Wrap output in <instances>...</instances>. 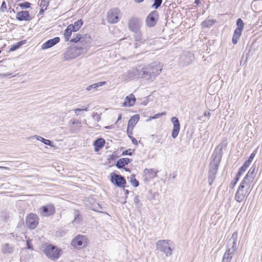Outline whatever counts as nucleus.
<instances>
[{"mask_svg": "<svg viewBox=\"0 0 262 262\" xmlns=\"http://www.w3.org/2000/svg\"><path fill=\"white\" fill-rule=\"evenodd\" d=\"M26 40H22L19 42H17L16 44L13 45L10 49L11 51H14L17 49H18L20 47H21L25 43Z\"/></svg>", "mask_w": 262, "mask_h": 262, "instance_id": "obj_36", "label": "nucleus"}, {"mask_svg": "<svg viewBox=\"0 0 262 262\" xmlns=\"http://www.w3.org/2000/svg\"><path fill=\"white\" fill-rule=\"evenodd\" d=\"M2 251L4 253H11L13 251V248L8 244H5L2 247Z\"/></svg>", "mask_w": 262, "mask_h": 262, "instance_id": "obj_31", "label": "nucleus"}, {"mask_svg": "<svg viewBox=\"0 0 262 262\" xmlns=\"http://www.w3.org/2000/svg\"><path fill=\"white\" fill-rule=\"evenodd\" d=\"M7 9V5L5 2H3L2 4L1 7V10L2 11H4L5 9Z\"/></svg>", "mask_w": 262, "mask_h": 262, "instance_id": "obj_52", "label": "nucleus"}, {"mask_svg": "<svg viewBox=\"0 0 262 262\" xmlns=\"http://www.w3.org/2000/svg\"><path fill=\"white\" fill-rule=\"evenodd\" d=\"M255 156V154L254 152H252L250 155V157H249V158L247 160L249 161V162H250L251 163L253 158H254Z\"/></svg>", "mask_w": 262, "mask_h": 262, "instance_id": "obj_55", "label": "nucleus"}, {"mask_svg": "<svg viewBox=\"0 0 262 262\" xmlns=\"http://www.w3.org/2000/svg\"><path fill=\"white\" fill-rule=\"evenodd\" d=\"M194 59V56L192 53L185 52L180 57L179 64L182 67H186L191 63Z\"/></svg>", "mask_w": 262, "mask_h": 262, "instance_id": "obj_6", "label": "nucleus"}, {"mask_svg": "<svg viewBox=\"0 0 262 262\" xmlns=\"http://www.w3.org/2000/svg\"><path fill=\"white\" fill-rule=\"evenodd\" d=\"M120 16L121 12L119 9H112L107 13V21L110 24H116L119 21Z\"/></svg>", "mask_w": 262, "mask_h": 262, "instance_id": "obj_8", "label": "nucleus"}, {"mask_svg": "<svg viewBox=\"0 0 262 262\" xmlns=\"http://www.w3.org/2000/svg\"><path fill=\"white\" fill-rule=\"evenodd\" d=\"M71 122L72 123V124L73 125L76 124L79 126H80V125H81V122L77 120H73L71 121Z\"/></svg>", "mask_w": 262, "mask_h": 262, "instance_id": "obj_54", "label": "nucleus"}, {"mask_svg": "<svg viewBox=\"0 0 262 262\" xmlns=\"http://www.w3.org/2000/svg\"><path fill=\"white\" fill-rule=\"evenodd\" d=\"M84 40V38L83 37H82V35L80 34H78L76 36V37L70 40V41L72 42L77 43V42H79L81 43H82L83 42Z\"/></svg>", "mask_w": 262, "mask_h": 262, "instance_id": "obj_33", "label": "nucleus"}, {"mask_svg": "<svg viewBox=\"0 0 262 262\" xmlns=\"http://www.w3.org/2000/svg\"><path fill=\"white\" fill-rule=\"evenodd\" d=\"M129 78H134L136 77H141V70L139 71L137 68H132L127 72Z\"/></svg>", "mask_w": 262, "mask_h": 262, "instance_id": "obj_21", "label": "nucleus"}, {"mask_svg": "<svg viewBox=\"0 0 262 262\" xmlns=\"http://www.w3.org/2000/svg\"><path fill=\"white\" fill-rule=\"evenodd\" d=\"M38 221L37 215L33 213H30L26 219V225L30 229H34L38 225Z\"/></svg>", "mask_w": 262, "mask_h": 262, "instance_id": "obj_9", "label": "nucleus"}, {"mask_svg": "<svg viewBox=\"0 0 262 262\" xmlns=\"http://www.w3.org/2000/svg\"><path fill=\"white\" fill-rule=\"evenodd\" d=\"M171 121L173 124V129L171 133V137L175 139L176 138L180 132V124L179 119L176 117H172L171 118Z\"/></svg>", "mask_w": 262, "mask_h": 262, "instance_id": "obj_15", "label": "nucleus"}, {"mask_svg": "<svg viewBox=\"0 0 262 262\" xmlns=\"http://www.w3.org/2000/svg\"><path fill=\"white\" fill-rule=\"evenodd\" d=\"M36 137V139L39 141H40L41 142H42V143H43L45 144L46 145H49L51 147L53 146V145L52 144V142L50 140H48V139H46L40 136H35Z\"/></svg>", "mask_w": 262, "mask_h": 262, "instance_id": "obj_34", "label": "nucleus"}, {"mask_svg": "<svg viewBox=\"0 0 262 262\" xmlns=\"http://www.w3.org/2000/svg\"><path fill=\"white\" fill-rule=\"evenodd\" d=\"M129 138L131 139V140L132 141V143L134 144H135V145H137L138 144V141H137V140L135 138H134L132 136H129Z\"/></svg>", "mask_w": 262, "mask_h": 262, "instance_id": "obj_58", "label": "nucleus"}, {"mask_svg": "<svg viewBox=\"0 0 262 262\" xmlns=\"http://www.w3.org/2000/svg\"><path fill=\"white\" fill-rule=\"evenodd\" d=\"M215 23V20L211 19H207L204 21L202 25L205 28H210L212 26L214 23Z\"/></svg>", "mask_w": 262, "mask_h": 262, "instance_id": "obj_32", "label": "nucleus"}, {"mask_svg": "<svg viewBox=\"0 0 262 262\" xmlns=\"http://www.w3.org/2000/svg\"><path fill=\"white\" fill-rule=\"evenodd\" d=\"M247 169V168H246V167H244V166L243 165H242V167L239 168L238 170H239L241 172L244 173L246 170Z\"/></svg>", "mask_w": 262, "mask_h": 262, "instance_id": "obj_60", "label": "nucleus"}, {"mask_svg": "<svg viewBox=\"0 0 262 262\" xmlns=\"http://www.w3.org/2000/svg\"><path fill=\"white\" fill-rule=\"evenodd\" d=\"M134 203L137 208H141L142 206V204L140 203V200L139 199V196L138 195H136L134 199Z\"/></svg>", "mask_w": 262, "mask_h": 262, "instance_id": "obj_40", "label": "nucleus"}, {"mask_svg": "<svg viewBox=\"0 0 262 262\" xmlns=\"http://www.w3.org/2000/svg\"><path fill=\"white\" fill-rule=\"evenodd\" d=\"M49 1L47 0H41L40 6L41 7H45V9H47V7L49 5Z\"/></svg>", "mask_w": 262, "mask_h": 262, "instance_id": "obj_43", "label": "nucleus"}, {"mask_svg": "<svg viewBox=\"0 0 262 262\" xmlns=\"http://www.w3.org/2000/svg\"><path fill=\"white\" fill-rule=\"evenodd\" d=\"M252 182H253V181H252L248 178L245 177L244 179L242 180V182L241 183L239 186H243L244 188L246 189L250 190V188L251 187V185Z\"/></svg>", "mask_w": 262, "mask_h": 262, "instance_id": "obj_26", "label": "nucleus"}, {"mask_svg": "<svg viewBox=\"0 0 262 262\" xmlns=\"http://www.w3.org/2000/svg\"><path fill=\"white\" fill-rule=\"evenodd\" d=\"M139 119L140 116L138 114L131 117L128 121L127 126H128L129 127H131L132 130H133L134 127L139 121Z\"/></svg>", "mask_w": 262, "mask_h": 262, "instance_id": "obj_23", "label": "nucleus"}, {"mask_svg": "<svg viewBox=\"0 0 262 262\" xmlns=\"http://www.w3.org/2000/svg\"><path fill=\"white\" fill-rule=\"evenodd\" d=\"M134 33H135L134 38L135 40V48H137L144 42L145 39L142 38L140 30Z\"/></svg>", "mask_w": 262, "mask_h": 262, "instance_id": "obj_18", "label": "nucleus"}, {"mask_svg": "<svg viewBox=\"0 0 262 262\" xmlns=\"http://www.w3.org/2000/svg\"><path fill=\"white\" fill-rule=\"evenodd\" d=\"M204 116H207V117H210V113L209 112H204Z\"/></svg>", "mask_w": 262, "mask_h": 262, "instance_id": "obj_62", "label": "nucleus"}, {"mask_svg": "<svg viewBox=\"0 0 262 262\" xmlns=\"http://www.w3.org/2000/svg\"><path fill=\"white\" fill-rule=\"evenodd\" d=\"M102 209V208L99 206V204H97V206H96L94 209L93 210L95 211H97V212H101V209Z\"/></svg>", "mask_w": 262, "mask_h": 262, "instance_id": "obj_53", "label": "nucleus"}, {"mask_svg": "<svg viewBox=\"0 0 262 262\" xmlns=\"http://www.w3.org/2000/svg\"><path fill=\"white\" fill-rule=\"evenodd\" d=\"M83 24V21L81 19L75 21L74 24L69 25L72 29L74 30V32L78 31Z\"/></svg>", "mask_w": 262, "mask_h": 262, "instance_id": "obj_29", "label": "nucleus"}, {"mask_svg": "<svg viewBox=\"0 0 262 262\" xmlns=\"http://www.w3.org/2000/svg\"><path fill=\"white\" fill-rule=\"evenodd\" d=\"M44 253L48 258L55 260L59 258L61 254L62 250L55 246L49 245L44 249Z\"/></svg>", "mask_w": 262, "mask_h": 262, "instance_id": "obj_3", "label": "nucleus"}, {"mask_svg": "<svg viewBox=\"0 0 262 262\" xmlns=\"http://www.w3.org/2000/svg\"><path fill=\"white\" fill-rule=\"evenodd\" d=\"M156 247L157 250L163 252L166 256H170L174 249L173 243L167 239L158 241Z\"/></svg>", "mask_w": 262, "mask_h": 262, "instance_id": "obj_2", "label": "nucleus"}, {"mask_svg": "<svg viewBox=\"0 0 262 262\" xmlns=\"http://www.w3.org/2000/svg\"><path fill=\"white\" fill-rule=\"evenodd\" d=\"M59 41L60 38L59 37H55L54 38L49 39L43 43L41 46V49L45 50L50 48L58 43Z\"/></svg>", "mask_w": 262, "mask_h": 262, "instance_id": "obj_16", "label": "nucleus"}, {"mask_svg": "<svg viewBox=\"0 0 262 262\" xmlns=\"http://www.w3.org/2000/svg\"><path fill=\"white\" fill-rule=\"evenodd\" d=\"M236 25L237 29L243 30L244 28V24L241 18H238L236 20Z\"/></svg>", "mask_w": 262, "mask_h": 262, "instance_id": "obj_38", "label": "nucleus"}, {"mask_svg": "<svg viewBox=\"0 0 262 262\" xmlns=\"http://www.w3.org/2000/svg\"><path fill=\"white\" fill-rule=\"evenodd\" d=\"M243 172L238 170L237 174L235 176V180H236V181H238L239 180V178H240L241 176L243 174Z\"/></svg>", "mask_w": 262, "mask_h": 262, "instance_id": "obj_50", "label": "nucleus"}, {"mask_svg": "<svg viewBox=\"0 0 262 262\" xmlns=\"http://www.w3.org/2000/svg\"><path fill=\"white\" fill-rule=\"evenodd\" d=\"M105 83H106L105 81L99 82H98V83H94V84H91L90 85H89L86 88V89L88 91L91 90L92 89H94L95 91H97L98 90V88L99 87H100L101 86H102L103 85H104Z\"/></svg>", "mask_w": 262, "mask_h": 262, "instance_id": "obj_27", "label": "nucleus"}, {"mask_svg": "<svg viewBox=\"0 0 262 262\" xmlns=\"http://www.w3.org/2000/svg\"><path fill=\"white\" fill-rule=\"evenodd\" d=\"M256 171L255 169V166L253 165L250 169L249 170L248 172L245 176L246 178H248L252 181H253V180L256 176Z\"/></svg>", "mask_w": 262, "mask_h": 262, "instance_id": "obj_25", "label": "nucleus"}, {"mask_svg": "<svg viewBox=\"0 0 262 262\" xmlns=\"http://www.w3.org/2000/svg\"><path fill=\"white\" fill-rule=\"evenodd\" d=\"M46 10V9H45V7H41L40 11V13H43Z\"/></svg>", "mask_w": 262, "mask_h": 262, "instance_id": "obj_63", "label": "nucleus"}, {"mask_svg": "<svg viewBox=\"0 0 262 262\" xmlns=\"http://www.w3.org/2000/svg\"><path fill=\"white\" fill-rule=\"evenodd\" d=\"M133 154V152L132 151V149H126L124 151H123L122 152V155H129V156H132Z\"/></svg>", "mask_w": 262, "mask_h": 262, "instance_id": "obj_47", "label": "nucleus"}, {"mask_svg": "<svg viewBox=\"0 0 262 262\" xmlns=\"http://www.w3.org/2000/svg\"><path fill=\"white\" fill-rule=\"evenodd\" d=\"M74 215L75 218L74 220L73 221V223L74 224H78L82 222V217L81 215L79 214V212L78 211L75 210L74 211Z\"/></svg>", "mask_w": 262, "mask_h": 262, "instance_id": "obj_30", "label": "nucleus"}, {"mask_svg": "<svg viewBox=\"0 0 262 262\" xmlns=\"http://www.w3.org/2000/svg\"><path fill=\"white\" fill-rule=\"evenodd\" d=\"M229 242L231 243V248H235V250H237V247L236 246V242L237 241H233V240H229Z\"/></svg>", "mask_w": 262, "mask_h": 262, "instance_id": "obj_48", "label": "nucleus"}, {"mask_svg": "<svg viewBox=\"0 0 262 262\" xmlns=\"http://www.w3.org/2000/svg\"><path fill=\"white\" fill-rule=\"evenodd\" d=\"M16 18L19 21H29L31 19V17L28 11H21L17 12Z\"/></svg>", "mask_w": 262, "mask_h": 262, "instance_id": "obj_17", "label": "nucleus"}, {"mask_svg": "<svg viewBox=\"0 0 262 262\" xmlns=\"http://www.w3.org/2000/svg\"><path fill=\"white\" fill-rule=\"evenodd\" d=\"M165 115V113H162L161 114H156L154 116H152L151 117L152 119H157L158 118H159L160 116H162V115Z\"/></svg>", "mask_w": 262, "mask_h": 262, "instance_id": "obj_56", "label": "nucleus"}, {"mask_svg": "<svg viewBox=\"0 0 262 262\" xmlns=\"http://www.w3.org/2000/svg\"><path fill=\"white\" fill-rule=\"evenodd\" d=\"M136 101V98L135 96L131 94L126 97L125 101L123 103V106H132L134 105Z\"/></svg>", "mask_w": 262, "mask_h": 262, "instance_id": "obj_19", "label": "nucleus"}, {"mask_svg": "<svg viewBox=\"0 0 262 262\" xmlns=\"http://www.w3.org/2000/svg\"><path fill=\"white\" fill-rule=\"evenodd\" d=\"M237 232L235 231L232 235L230 240L237 241Z\"/></svg>", "mask_w": 262, "mask_h": 262, "instance_id": "obj_49", "label": "nucleus"}, {"mask_svg": "<svg viewBox=\"0 0 262 262\" xmlns=\"http://www.w3.org/2000/svg\"><path fill=\"white\" fill-rule=\"evenodd\" d=\"M237 181H236V180H235L234 179V182H231V183H230V186L232 187V188H233L235 186V185L236 184V183H237Z\"/></svg>", "mask_w": 262, "mask_h": 262, "instance_id": "obj_61", "label": "nucleus"}, {"mask_svg": "<svg viewBox=\"0 0 262 262\" xmlns=\"http://www.w3.org/2000/svg\"><path fill=\"white\" fill-rule=\"evenodd\" d=\"M200 3V0H195L194 2V4H196V5H199Z\"/></svg>", "mask_w": 262, "mask_h": 262, "instance_id": "obj_64", "label": "nucleus"}, {"mask_svg": "<svg viewBox=\"0 0 262 262\" xmlns=\"http://www.w3.org/2000/svg\"><path fill=\"white\" fill-rule=\"evenodd\" d=\"M145 172L146 174L148 175V177L149 178H154L157 176V173L153 169H147L145 170Z\"/></svg>", "mask_w": 262, "mask_h": 262, "instance_id": "obj_35", "label": "nucleus"}, {"mask_svg": "<svg viewBox=\"0 0 262 262\" xmlns=\"http://www.w3.org/2000/svg\"><path fill=\"white\" fill-rule=\"evenodd\" d=\"M87 238L85 236L78 235L71 242V245L74 248L79 249L86 245Z\"/></svg>", "mask_w": 262, "mask_h": 262, "instance_id": "obj_11", "label": "nucleus"}, {"mask_svg": "<svg viewBox=\"0 0 262 262\" xmlns=\"http://www.w3.org/2000/svg\"><path fill=\"white\" fill-rule=\"evenodd\" d=\"M250 191L244 188L243 186H239L235 194V200L238 203L243 202L247 199Z\"/></svg>", "mask_w": 262, "mask_h": 262, "instance_id": "obj_7", "label": "nucleus"}, {"mask_svg": "<svg viewBox=\"0 0 262 262\" xmlns=\"http://www.w3.org/2000/svg\"><path fill=\"white\" fill-rule=\"evenodd\" d=\"M158 19V12L156 10L152 11L147 16L145 20L146 24L148 27H154L157 24Z\"/></svg>", "mask_w": 262, "mask_h": 262, "instance_id": "obj_10", "label": "nucleus"}, {"mask_svg": "<svg viewBox=\"0 0 262 262\" xmlns=\"http://www.w3.org/2000/svg\"><path fill=\"white\" fill-rule=\"evenodd\" d=\"M162 3V0H154V3L152 7L157 9L160 7Z\"/></svg>", "mask_w": 262, "mask_h": 262, "instance_id": "obj_41", "label": "nucleus"}, {"mask_svg": "<svg viewBox=\"0 0 262 262\" xmlns=\"http://www.w3.org/2000/svg\"><path fill=\"white\" fill-rule=\"evenodd\" d=\"M251 164V162H249V161L248 160H246L243 164V166H244V167H246V168H247L249 165H250Z\"/></svg>", "mask_w": 262, "mask_h": 262, "instance_id": "obj_57", "label": "nucleus"}, {"mask_svg": "<svg viewBox=\"0 0 262 262\" xmlns=\"http://www.w3.org/2000/svg\"><path fill=\"white\" fill-rule=\"evenodd\" d=\"M232 258V257L229 256L228 254L225 253L223 256L222 262H231V260Z\"/></svg>", "mask_w": 262, "mask_h": 262, "instance_id": "obj_39", "label": "nucleus"}, {"mask_svg": "<svg viewBox=\"0 0 262 262\" xmlns=\"http://www.w3.org/2000/svg\"><path fill=\"white\" fill-rule=\"evenodd\" d=\"M163 65L159 62H154L144 66L141 69V78L153 81L162 71Z\"/></svg>", "mask_w": 262, "mask_h": 262, "instance_id": "obj_1", "label": "nucleus"}, {"mask_svg": "<svg viewBox=\"0 0 262 262\" xmlns=\"http://www.w3.org/2000/svg\"><path fill=\"white\" fill-rule=\"evenodd\" d=\"M239 37H240V36H238L237 35H235V34H233V36H232V43L234 45H236L237 43Z\"/></svg>", "mask_w": 262, "mask_h": 262, "instance_id": "obj_44", "label": "nucleus"}, {"mask_svg": "<svg viewBox=\"0 0 262 262\" xmlns=\"http://www.w3.org/2000/svg\"><path fill=\"white\" fill-rule=\"evenodd\" d=\"M212 160L209 164V170L208 172V183L211 185L214 182L216 178V174L219 167L221 161L211 159Z\"/></svg>", "mask_w": 262, "mask_h": 262, "instance_id": "obj_4", "label": "nucleus"}, {"mask_svg": "<svg viewBox=\"0 0 262 262\" xmlns=\"http://www.w3.org/2000/svg\"><path fill=\"white\" fill-rule=\"evenodd\" d=\"M228 144L227 138H224L220 144L215 148L211 158L221 161L223 156V150L226 149Z\"/></svg>", "mask_w": 262, "mask_h": 262, "instance_id": "obj_5", "label": "nucleus"}, {"mask_svg": "<svg viewBox=\"0 0 262 262\" xmlns=\"http://www.w3.org/2000/svg\"><path fill=\"white\" fill-rule=\"evenodd\" d=\"M128 26L129 30L132 32H137L140 30L141 23L138 18L133 17L129 19Z\"/></svg>", "mask_w": 262, "mask_h": 262, "instance_id": "obj_12", "label": "nucleus"}, {"mask_svg": "<svg viewBox=\"0 0 262 262\" xmlns=\"http://www.w3.org/2000/svg\"><path fill=\"white\" fill-rule=\"evenodd\" d=\"M229 246L230 245L228 246V248L225 253H227L229 256L232 257L233 255L235 253L236 250H235V248H231L229 247Z\"/></svg>", "mask_w": 262, "mask_h": 262, "instance_id": "obj_37", "label": "nucleus"}, {"mask_svg": "<svg viewBox=\"0 0 262 262\" xmlns=\"http://www.w3.org/2000/svg\"><path fill=\"white\" fill-rule=\"evenodd\" d=\"M73 32H74V30L72 29L70 25H69L64 32V36L66 41L70 40V37L71 36Z\"/></svg>", "mask_w": 262, "mask_h": 262, "instance_id": "obj_28", "label": "nucleus"}, {"mask_svg": "<svg viewBox=\"0 0 262 262\" xmlns=\"http://www.w3.org/2000/svg\"><path fill=\"white\" fill-rule=\"evenodd\" d=\"M132 161V159L123 158L118 160L116 164V166L118 168H123L124 166L127 165Z\"/></svg>", "mask_w": 262, "mask_h": 262, "instance_id": "obj_20", "label": "nucleus"}, {"mask_svg": "<svg viewBox=\"0 0 262 262\" xmlns=\"http://www.w3.org/2000/svg\"><path fill=\"white\" fill-rule=\"evenodd\" d=\"M242 31L243 30H242L236 28L234 31L233 34L241 36Z\"/></svg>", "mask_w": 262, "mask_h": 262, "instance_id": "obj_51", "label": "nucleus"}, {"mask_svg": "<svg viewBox=\"0 0 262 262\" xmlns=\"http://www.w3.org/2000/svg\"><path fill=\"white\" fill-rule=\"evenodd\" d=\"M111 182L119 187H124L126 183L124 178L120 174H113L111 176Z\"/></svg>", "mask_w": 262, "mask_h": 262, "instance_id": "obj_13", "label": "nucleus"}, {"mask_svg": "<svg viewBox=\"0 0 262 262\" xmlns=\"http://www.w3.org/2000/svg\"><path fill=\"white\" fill-rule=\"evenodd\" d=\"M130 182L132 185L135 187H137L139 185V181L136 179L130 180Z\"/></svg>", "mask_w": 262, "mask_h": 262, "instance_id": "obj_45", "label": "nucleus"}, {"mask_svg": "<svg viewBox=\"0 0 262 262\" xmlns=\"http://www.w3.org/2000/svg\"><path fill=\"white\" fill-rule=\"evenodd\" d=\"M18 5L22 9H27L30 7L31 4L29 2H26L23 3L19 4Z\"/></svg>", "mask_w": 262, "mask_h": 262, "instance_id": "obj_42", "label": "nucleus"}, {"mask_svg": "<svg viewBox=\"0 0 262 262\" xmlns=\"http://www.w3.org/2000/svg\"><path fill=\"white\" fill-rule=\"evenodd\" d=\"M105 144V140L102 138H99L96 140L94 142V146L95 151H98L102 148Z\"/></svg>", "mask_w": 262, "mask_h": 262, "instance_id": "obj_22", "label": "nucleus"}, {"mask_svg": "<svg viewBox=\"0 0 262 262\" xmlns=\"http://www.w3.org/2000/svg\"><path fill=\"white\" fill-rule=\"evenodd\" d=\"M40 209L41 215L44 216H49L54 214L55 212V208L53 205L49 204L46 206H42Z\"/></svg>", "mask_w": 262, "mask_h": 262, "instance_id": "obj_14", "label": "nucleus"}, {"mask_svg": "<svg viewBox=\"0 0 262 262\" xmlns=\"http://www.w3.org/2000/svg\"><path fill=\"white\" fill-rule=\"evenodd\" d=\"M75 51L74 48L68 49L66 52L64 54L63 59L64 60H69L73 59L75 56L73 54V52Z\"/></svg>", "mask_w": 262, "mask_h": 262, "instance_id": "obj_24", "label": "nucleus"}, {"mask_svg": "<svg viewBox=\"0 0 262 262\" xmlns=\"http://www.w3.org/2000/svg\"><path fill=\"white\" fill-rule=\"evenodd\" d=\"M75 113L78 115V112H81V111H88V107H83L82 108H76L74 110Z\"/></svg>", "mask_w": 262, "mask_h": 262, "instance_id": "obj_46", "label": "nucleus"}, {"mask_svg": "<svg viewBox=\"0 0 262 262\" xmlns=\"http://www.w3.org/2000/svg\"><path fill=\"white\" fill-rule=\"evenodd\" d=\"M132 130H132L131 127L127 126V133L129 137V136H132V135L133 134Z\"/></svg>", "mask_w": 262, "mask_h": 262, "instance_id": "obj_59", "label": "nucleus"}]
</instances>
